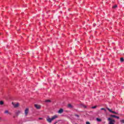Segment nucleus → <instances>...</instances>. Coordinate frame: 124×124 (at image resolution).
<instances>
[{
    "mask_svg": "<svg viewBox=\"0 0 124 124\" xmlns=\"http://www.w3.org/2000/svg\"><path fill=\"white\" fill-rule=\"evenodd\" d=\"M101 110H104V111H105V112H106V109H105V108H101Z\"/></svg>",
    "mask_w": 124,
    "mask_h": 124,
    "instance_id": "f3484780",
    "label": "nucleus"
},
{
    "mask_svg": "<svg viewBox=\"0 0 124 124\" xmlns=\"http://www.w3.org/2000/svg\"><path fill=\"white\" fill-rule=\"evenodd\" d=\"M86 124H91V123H90L89 122H86Z\"/></svg>",
    "mask_w": 124,
    "mask_h": 124,
    "instance_id": "412c9836",
    "label": "nucleus"
},
{
    "mask_svg": "<svg viewBox=\"0 0 124 124\" xmlns=\"http://www.w3.org/2000/svg\"><path fill=\"white\" fill-rule=\"evenodd\" d=\"M75 116L76 117H77V118H79V115H78V114H75Z\"/></svg>",
    "mask_w": 124,
    "mask_h": 124,
    "instance_id": "a211bd4d",
    "label": "nucleus"
},
{
    "mask_svg": "<svg viewBox=\"0 0 124 124\" xmlns=\"http://www.w3.org/2000/svg\"><path fill=\"white\" fill-rule=\"evenodd\" d=\"M107 109L109 111V112H110V113H112L113 114H116L117 115L118 112H116V111H112V109H110V108H107Z\"/></svg>",
    "mask_w": 124,
    "mask_h": 124,
    "instance_id": "7ed1b4c3",
    "label": "nucleus"
},
{
    "mask_svg": "<svg viewBox=\"0 0 124 124\" xmlns=\"http://www.w3.org/2000/svg\"><path fill=\"white\" fill-rule=\"evenodd\" d=\"M0 105H3V101H0Z\"/></svg>",
    "mask_w": 124,
    "mask_h": 124,
    "instance_id": "ddd939ff",
    "label": "nucleus"
},
{
    "mask_svg": "<svg viewBox=\"0 0 124 124\" xmlns=\"http://www.w3.org/2000/svg\"><path fill=\"white\" fill-rule=\"evenodd\" d=\"M124 61V58H121L120 59V62H123Z\"/></svg>",
    "mask_w": 124,
    "mask_h": 124,
    "instance_id": "9b49d317",
    "label": "nucleus"
},
{
    "mask_svg": "<svg viewBox=\"0 0 124 124\" xmlns=\"http://www.w3.org/2000/svg\"><path fill=\"white\" fill-rule=\"evenodd\" d=\"M58 122H55L54 124H56Z\"/></svg>",
    "mask_w": 124,
    "mask_h": 124,
    "instance_id": "b1692460",
    "label": "nucleus"
},
{
    "mask_svg": "<svg viewBox=\"0 0 124 124\" xmlns=\"http://www.w3.org/2000/svg\"><path fill=\"white\" fill-rule=\"evenodd\" d=\"M96 107H97V106H94V107H92V109H95V108H96Z\"/></svg>",
    "mask_w": 124,
    "mask_h": 124,
    "instance_id": "dca6fc26",
    "label": "nucleus"
},
{
    "mask_svg": "<svg viewBox=\"0 0 124 124\" xmlns=\"http://www.w3.org/2000/svg\"><path fill=\"white\" fill-rule=\"evenodd\" d=\"M96 121L97 122H101L102 120L99 118H96Z\"/></svg>",
    "mask_w": 124,
    "mask_h": 124,
    "instance_id": "f8f14e48",
    "label": "nucleus"
},
{
    "mask_svg": "<svg viewBox=\"0 0 124 124\" xmlns=\"http://www.w3.org/2000/svg\"><path fill=\"white\" fill-rule=\"evenodd\" d=\"M112 7H113V8H116V7H118V5H115L113 6Z\"/></svg>",
    "mask_w": 124,
    "mask_h": 124,
    "instance_id": "4468645a",
    "label": "nucleus"
},
{
    "mask_svg": "<svg viewBox=\"0 0 124 124\" xmlns=\"http://www.w3.org/2000/svg\"><path fill=\"white\" fill-rule=\"evenodd\" d=\"M34 107L36 109H41V106L37 104H35Z\"/></svg>",
    "mask_w": 124,
    "mask_h": 124,
    "instance_id": "39448f33",
    "label": "nucleus"
},
{
    "mask_svg": "<svg viewBox=\"0 0 124 124\" xmlns=\"http://www.w3.org/2000/svg\"><path fill=\"white\" fill-rule=\"evenodd\" d=\"M20 113H21V111L20 110H16V114L17 116H19V114H20Z\"/></svg>",
    "mask_w": 124,
    "mask_h": 124,
    "instance_id": "1a4fd4ad",
    "label": "nucleus"
},
{
    "mask_svg": "<svg viewBox=\"0 0 124 124\" xmlns=\"http://www.w3.org/2000/svg\"><path fill=\"white\" fill-rule=\"evenodd\" d=\"M68 108H73V106H72V105H71V104H69L68 105Z\"/></svg>",
    "mask_w": 124,
    "mask_h": 124,
    "instance_id": "9d476101",
    "label": "nucleus"
},
{
    "mask_svg": "<svg viewBox=\"0 0 124 124\" xmlns=\"http://www.w3.org/2000/svg\"><path fill=\"white\" fill-rule=\"evenodd\" d=\"M29 113V109L27 108L25 110V116H28V114Z\"/></svg>",
    "mask_w": 124,
    "mask_h": 124,
    "instance_id": "423d86ee",
    "label": "nucleus"
},
{
    "mask_svg": "<svg viewBox=\"0 0 124 124\" xmlns=\"http://www.w3.org/2000/svg\"><path fill=\"white\" fill-rule=\"evenodd\" d=\"M63 112V109L62 108H61L59 110L58 113V114H62V112Z\"/></svg>",
    "mask_w": 124,
    "mask_h": 124,
    "instance_id": "0eeeda50",
    "label": "nucleus"
},
{
    "mask_svg": "<svg viewBox=\"0 0 124 124\" xmlns=\"http://www.w3.org/2000/svg\"><path fill=\"white\" fill-rule=\"evenodd\" d=\"M12 105H13V106H14L15 108H17V107H18V106H19V103H17L16 104H15V103L12 102Z\"/></svg>",
    "mask_w": 124,
    "mask_h": 124,
    "instance_id": "20e7f679",
    "label": "nucleus"
},
{
    "mask_svg": "<svg viewBox=\"0 0 124 124\" xmlns=\"http://www.w3.org/2000/svg\"><path fill=\"white\" fill-rule=\"evenodd\" d=\"M45 102H51V100H46L45 101Z\"/></svg>",
    "mask_w": 124,
    "mask_h": 124,
    "instance_id": "2eb2a0df",
    "label": "nucleus"
},
{
    "mask_svg": "<svg viewBox=\"0 0 124 124\" xmlns=\"http://www.w3.org/2000/svg\"><path fill=\"white\" fill-rule=\"evenodd\" d=\"M39 120H43V118H39Z\"/></svg>",
    "mask_w": 124,
    "mask_h": 124,
    "instance_id": "4be33fe9",
    "label": "nucleus"
},
{
    "mask_svg": "<svg viewBox=\"0 0 124 124\" xmlns=\"http://www.w3.org/2000/svg\"><path fill=\"white\" fill-rule=\"evenodd\" d=\"M58 118V116L54 115L51 118H50V117L48 116L46 118V121L48 123H52V121H54V120L57 119Z\"/></svg>",
    "mask_w": 124,
    "mask_h": 124,
    "instance_id": "f257e3e1",
    "label": "nucleus"
},
{
    "mask_svg": "<svg viewBox=\"0 0 124 124\" xmlns=\"http://www.w3.org/2000/svg\"><path fill=\"white\" fill-rule=\"evenodd\" d=\"M110 117H111V118H116V119H120V117L119 116H117L116 115H111Z\"/></svg>",
    "mask_w": 124,
    "mask_h": 124,
    "instance_id": "6e6552de",
    "label": "nucleus"
},
{
    "mask_svg": "<svg viewBox=\"0 0 124 124\" xmlns=\"http://www.w3.org/2000/svg\"><path fill=\"white\" fill-rule=\"evenodd\" d=\"M108 124H115L116 121L115 120L112 119L111 118H108Z\"/></svg>",
    "mask_w": 124,
    "mask_h": 124,
    "instance_id": "f03ea898",
    "label": "nucleus"
},
{
    "mask_svg": "<svg viewBox=\"0 0 124 124\" xmlns=\"http://www.w3.org/2000/svg\"><path fill=\"white\" fill-rule=\"evenodd\" d=\"M8 113V110H5V111H4V113L5 114H7Z\"/></svg>",
    "mask_w": 124,
    "mask_h": 124,
    "instance_id": "aec40b11",
    "label": "nucleus"
},
{
    "mask_svg": "<svg viewBox=\"0 0 124 124\" xmlns=\"http://www.w3.org/2000/svg\"><path fill=\"white\" fill-rule=\"evenodd\" d=\"M84 108H87V107L86 106H84Z\"/></svg>",
    "mask_w": 124,
    "mask_h": 124,
    "instance_id": "5701e85b",
    "label": "nucleus"
},
{
    "mask_svg": "<svg viewBox=\"0 0 124 124\" xmlns=\"http://www.w3.org/2000/svg\"><path fill=\"white\" fill-rule=\"evenodd\" d=\"M1 118L0 117V120H1Z\"/></svg>",
    "mask_w": 124,
    "mask_h": 124,
    "instance_id": "393cba45",
    "label": "nucleus"
},
{
    "mask_svg": "<svg viewBox=\"0 0 124 124\" xmlns=\"http://www.w3.org/2000/svg\"><path fill=\"white\" fill-rule=\"evenodd\" d=\"M121 123H122V124H124V120H122L120 121Z\"/></svg>",
    "mask_w": 124,
    "mask_h": 124,
    "instance_id": "6ab92c4d",
    "label": "nucleus"
}]
</instances>
